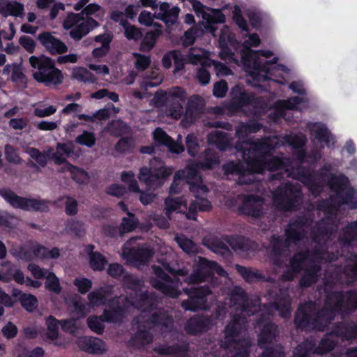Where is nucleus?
<instances>
[{"instance_id":"16","label":"nucleus","mask_w":357,"mask_h":357,"mask_svg":"<svg viewBox=\"0 0 357 357\" xmlns=\"http://www.w3.org/2000/svg\"><path fill=\"white\" fill-rule=\"evenodd\" d=\"M37 40L51 55H61L68 50V46L50 32L43 31L38 34Z\"/></svg>"},{"instance_id":"11","label":"nucleus","mask_w":357,"mask_h":357,"mask_svg":"<svg viewBox=\"0 0 357 357\" xmlns=\"http://www.w3.org/2000/svg\"><path fill=\"white\" fill-rule=\"evenodd\" d=\"M241 203L238 208V213L254 219H259L265 215V199L255 194H243L241 196Z\"/></svg>"},{"instance_id":"47","label":"nucleus","mask_w":357,"mask_h":357,"mask_svg":"<svg viewBox=\"0 0 357 357\" xmlns=\"http://www.w3.org/2000/svg\"><path fill=\"white\" fill-rule=\"evenodd\" d=\"M107 293V291L104 287H100L98 289L89 292L88 294V299L90 304L93 307H98L106 304V303L108 302L106 296Z\"/></svg>"},{"instance_id":"36","label":"nucleus","mask_w":357,"mask_h":357,"mask_svg":"<svg viewBox=\"0 0 357 357\" xmlns=\"http://www.w3.org/2000/svg\"><path fill=\"white\" fill-rule=\"evenodd\" d=\"M220 164V158L218 153L211 149L204 151L202 159L197 162V167L202 169H212Z\"/></svg>"},{"instance_id":"13","label":"nucleus","mask_w":357,"mask_h":357,"mask_svg":"<svg viewBox=\"0 0 357 357\" xmlns=\"http://www.w3.org/2000/svg\"><path fill=\"white\" fill-rule=\"evenodd\" d=\"M243 317L239 314H234L231 320L226 325L224 329L225 337L220 341V347L224 349H229L232 347L233 343L236 342L235 338L238 337L242 330L243 322Z\"/></svg>"},{"instance_id":"12","label":"nucleus","mask_w":357,"mask_h":357,"mask_svg":"<svg viewBox=\"0 0 357 357\" xmlns=\"http://www.w3.org/2000/svg\"><path fill=\"white\" fill-rule=\"evenodd\" d=\"M171 171L166 167H161L152 171L144 167L140 169L139 179L144 181L149 189L153 190L160 188L165 183V181L171 174Z\"/></svg>"},{"instance_id":"25","label":"nucleus","mask_w":357,"mask_h":357,"mask_svg":"<svg viewBox=\"0 0 357 357\" xmlns=\"http://www.w3.org/2000/svg\"><path fill=\"white\" fill-rule=\"evenodd\" d=\"M231 306L242 312H248L250 301L245 291L241 287L236 286L230 293Z\"/></svg>"},{"instance_id":"53","label":"nucleus","mask_w":357,"mask_h":357,"mask_svg":"<svg viewBox=\"0 0 357 357\" xmlns=\"http://www.w3.org/2000/svg\"><path fill=\"white\" fill-rule=\"evenodd\" d=\"M47 337L51 340H56L59 337L60 321L54 316L50 315L46 318Z\"/></svg>"},{"instance_id":"15","label":"nucleus","mask_w":357,"mask_h":357,"mask_svg":"<svg viewBox=\"0 0 357 357\" xmlns=\"http://www.w3.org/2000/svg\"><path fill=\"white\" fill-rule=\"evenodd\" d=\"M211 317L204 314H195L186 321L184 329L189 335H197L206 333L212 326Z\"/></svg>"},{"instance_id":"54","label":"nucleus","mask_w":357,"mask_h":357,"mask_svg":"<svg viewBox=\"0 0 357 357\" xmlns=\"http://www.w3.org/2000/svg\"><path fill=\"white\" fill-rule=\"evenodd\" d=\"M108 261L106 257L99 252L92 253L89 257V266L94 271H102L105 268Z\"/></svg>"},{"instance_id":"7","label":"nucleus","mask_w":357,"mask_h":357,"mask_svg":"<svg viewBox=\"0 0 357 357\" xmlns=\"http://www.w3.org/2000/svg\"><path fill=\"white\" fill-rule=\"evenodd\" d=\"M214 272L221 277H226L228 275L217 261L200 257L193 272L185 278L184 282L189 284L205 282L212 277Z\"/></svg>"},{"instance_id":"17","label":"nucleus","mask_w":357,"mask_h":357,"mask_svg":"<svg viewBox=\"0 0 357 357\" xmlns=\"http://www.w3.org/2000/svg\"><path fill=\"white\" fill-rule=\"evenodd\" d=\"M329 335L343 340L357 339V324L354 321H340L334 324Z\"/></svg>"},{"instance_id":"6","label":"nucleus","mask_w":357,"mask_h":357,"mask_svg":"<svg viewBox=\"0 0 357 357\" xmlns=\"http://www.w3.org/2000/svg\"><path fill=\"white\" fill-rule=\"evenodd\" d=\"M162 267L158 265H153L152 269L155 277L151 279V284L153 288L160 291L165 296L176 298L178 296V291L173 285V280L168 275L175 273V268H172L167 261L161 260L159 261Z\"/></svg>"},{"instance_id":"61","label":"nucleus","mask_w":357,"mask_h":357,"mask_svg":"<svg viewBox=\"0 0 357 357\" xmlns=\"http://www.w3.org/2000/svg\"><path fill=\"white\" fill-rule=\"evenodd\" d=\"M66 172H69L72 179L79 184L84 183L88 178V174L85 170L73 165H70Z\"/></svg>"},{"instance_id":"39","label":"nucleus","mask_w":357,"mask_h":357,"mask_svg":"<svg viewBox=\"0 0 357 357\" xmlns=\"http://www.w3.org/2000/svg\"><path fill=\"white\" fill-rule=\"evenodd\" d=\"M244 160L248 171L252 174H263L266 170L265 158L259 155L257 156L248 155Z\"/></svg>"},{"instance_id":"52","label":"nucleus","mask_w":357,"mask_h":357,"mask_svg":"<svg viewBox=\"0 0 357 357\" xmlns=\"http://www.w3.org/2000/svg\"><path fill=\"white\" fill-rule=\"evenodd\" d=\"M122 282L126 289L132 290L135 293H137L144 285L142 280L128 273H126L123 275Z\"/></svg>"},{"instance_id":"48","label":"nucleus","mask_w":357,"mask_h":357,"mask_svg":"<svg viewBox=\"0 0 357 357\" xmlns=\"http://www.w3.org/2000/svg\"><path fill=\"white\" fill-rule=\"evenodd\" d=\"M23 12V4L17 1L8 2L6 5L0 8V13L5 17L8 15L21 17Z\"/></svg>"},{"instance_id":"50","label":"nucleus","mask_w":357,"mask_h":357,"mask_svg":"<svg viewBox=\"0 0 357 357\" xmlns=\"http://www.w3.org/2000/svg\"><path fill=\"white\" fill-rule=\"evenodd\" d=\"M331 234L329 227L323 222H317L312 231V240L319 243Z\"/></svg>"},{"instance_id":"41","label":"nucleus","mask_w":357,"mask_h":357,"mask_svg":"<svg viewBox=\"0 0 357 357\" xmlns=\"http://www.w3.org/2000/svg\"><path fill=\"white\" fill-rule=\"evenodd\" d=\"M145 322L154 326L168 327L172 324L173 319L171 316L164 312H155L148 317Z\"/></svg>"},{"instance_id":"2","label":"nucleus","mask_w":357,"mask_h":357,"mask_svg":"<svg viewBox=\"0 0 357 357\" xmlns=\"http://www.w3.org/2000/svg\"><path fill=\"white\" fill-rule=\"evenodd\" d=\"M311 222L312 221L306 216L297 215L285 229L286 238L280 235H272L270 238L271 255L280 257L291 243L302 241L305 236L304 228L310 226Z\"/></svg>"},{"instance_id":"8","label":"nucleus","mask_w":357,"mask_h":357,"mask_svg":"<svg viewBox=\"0 0 357 357\" xmlns=\"http://www.w3.org/2000/svg\"><path fill=\"white\" fill-rule=\"evenodd\" d=\"M0 195L15 208L36 212H47L49 211L48 201L45 199L22 197L10 189L1 190Z\"/></svg>"},{"instance_id":"40","label":"nucleus","mask_w":357,"mask_h":357,"mask_svg":"<svg viewBox=\"0 0 357 357\" xmlns=\"http://www.w3.org/2000/svg\"><path fill=\"white\" fill-rule=\"evenodd\" d=\"M105 130L109 131L111 135L119 137L128 133L130 131V127L121 119H117L110 121L107 123Z\"/></svg>"},{"instance_id":"51","label":"nucleus","mask_w":357,"mask_h":357,"mask_svg":"<svg viewBox=\"0 0 357 357\" xmlns=\"http://www.w3.org/2000/svg\"><path fill=\"white\" fill-rule=\"evenodd\" d=\"M342 241L347 245L357 243V220L351 222L343 229Z\"/></svg>"},{"instance_id":"60","label":"nucleus","mask_w":357,"mask_h":357,"mask_svg":"<svg viewBox=\"0 0 357 357\" xmlns=\"http://www.w3.org/2000/svg\"><path fill=\"white\" fill-rule=\"evenodd\" d=\"M176 241L182 250L188 254L197 252V245L191 239L186 237H176Z\"/></svg>"},{"instance_id":"28","label":"nucleus","mask_w":357,"mask_h":357,"mask_svg":"<svg viewBox=\"0 0 357 357\" xmlns=\"http://www.w3.org/2000/svg\"><path fill=\"white\" fill-rule=\"evenodd\" d=\"M320 271L321 266L318 264H313L308 266L298 281L299 286L301 288H308L317 283Z\"/></svg>"},{"instance_id":"23","label":"nucleus","mask_w":357,"mask_h":357,"mask_svg":"<svg viewBox=\"0 0 357 357\" xmlns=\"http://www.w3.org/2000/svg\"><path fill=\"white\" fill-rule=\"evenodd\" d=\"M272 305L279 312L282 317H289L291 314V298L288 291L284 289H279Z\"/></svg>"},{"instance_id":"42","label":"nucleus","mask_w":357,"mask_h":357,"mask_svg":"<svg viewBox=\"0 0 357 357\" xmlns=\"http://www.w3.org/2000/svg\"><path fill=\"white\" fill-rule=\"evenodd\" d=\"M10 80L12 82L22 89L27 88L28 79L23 72V68L21 64L16 63H13Z\"/></svg>"},{"instance_id":"3","label":"nucleus","mask_w":357,"mask_h":357,"mask_svg":"<svg viewBox=\"0 0 357 357\" xmlns=\"http://www.w3.org/2000/svg\"><path fill=\"white\" fill-rule=\"evenodd\" d=\"M29 62L32 68L36 70L33 73V78L38 83L45 86H57L63 82L62 71L56 67V61L45 54L31 56Z\"/></svg>"},{"instance_id":"31","label":"nucleus","mask_w":357,"mask_h":357,"mask_svg":"<svg viewBox=\"0 0 357 357\" xmlns=\"http://www.w3.org/2000/svg\"><path fill=\"white\" fill-rule=\"evenodd\" d=\"M208 141L220 151H225L231 147L229 134L222 131L215 130L211 132L208 136Z\"/></svg>"},{"instance_id":"32","label":"nucleus","mask_w":357,"mask_h":357,"mask_svg":"<svg viewBox=\"0 0 357 357\" xmlns=\"http://www.w3.org/2000/svg\"><path fill=\"white\" fill-rule=\"evenodd\" d=\"M155 98L158 103H165V102L181 101L185 102L186 99L185 91L180 87L176 86L170 90L168 93L163 92L160 96L156 93Z\"/></svg>"},{"instance_id":"46","label":"nucleus","mask_w":357,"mask_h":357,"mask_svg":"<svg viewBox=\"0 0 357 357\" xmlns=\"http://www.w3.org/2000/svg\"><path fill=\"white\" fill-rule=\"evenodd\" d=\"M184 102L172 101L165 102V103H159L162 106L166 107V112L167 115L174 119H179L183 115V103Z\"/></svg>"},{"instance_id":"38","label":"nucleus","mask_w":357,"mask_h":357,"mask_svg":"<svg viewBox=\"0 0 357 357\" xmlns=\"http://www.w3.org/2000/svg\"><path fill=\"white\" fill-rule=\"evenodd\" d=\"M266 170L273 172L278 170L287 171L291 165L289 158L273 156L265 158Z\"/></svg>"},{"instance_id":"29","label":"nucleus","mask_w":357,"mask_h":357,"mask_svg":"<svg viewBox=\"0 0 357 357\" xmlns=\"http://www.w3.org/2000/svg\"><path fill=\"white\" fill-rule=\"evenodd\" d=\"M11 295L18 299L22 307L27 312H33L38 306V299L34 295L23 293L17 288L13 289Z\"/></svg>"},{"instance_id":"4","label":"nucleus","mask_w":357,"mask_h":357,"mask_svg":"<svg viewBox=\"0 0 357 357\" xmlns=\"http://www.w3.org/2000/svg\"><path fill=\"white\" fill-rule=\"evenodd\" d=\"M303 199L301 189L287 181L281 183L273 193V202L277 209L292 212L300 206Z\"/></svg>"},{"instance_id":"10","label":"nucleus","mask_w":357,"mask_h":357,"mask_svg":"<svg viewBox=\"0 0 357 357\" xmlns=\"http://www.w3.org/2000/svg\"><path fill=\"white\" fill-rule=\"evenodd\" d=\"M132 305L128 296H114L108 300L107 308L104 310L101 317L107 323H121L128 307Z\"/></svg>"},{"instance_id":"56","label":"nucleus","mask_w":357,"mask_h":357,"mask_svg":"<svg viewBox=\"0 0 357 357\" xmlns=\"http://www.w3.org/2000/svg\"><path fill=\"white\" fill-rule=\"evenodd\" d=\"M88 327L94 333L102 335L105 331V325L103 318L100 316H90L87 320Z\"/></svg>"},{"instance_id":"44","label":"nucleus","mask_w":357,"mask_h":357,"mask_svg":"<svg viewBox=\"0 0 357 357\" xmlns=\"http://www.w3.org/2000/svg\"><path fill=\"white\" fill-rule=\"evenodd\" d=\"M139 220L135 214L128 212V216L122 218L120 224L121 234L130 233L138 227Z\"/></svg>"},{"instance_id":"35","label":"nucleus","mask_w":357,"mask_h":357,"mask_svg":"<svg viewBox=\"0 0 357 357\" xmlns=\"http://www.w3.org/2000/svg\"><path fill=\"white\" fill-rule=\"evenodd\" d=\"M153 337L146 329L140 327L132 335L130 340V344L137 348H143L152 343Z\"/></svg>"},{"instance_id":"57","label":"nucleus","mask_w":357,"mask_h":357,"mask_svg":"<svg viewBox=\"0 0 357 357\" xmlns=\"http://www.w3.org/2000/svg\"><path fill=\"white\" fill-rule=\"evenodd\" d=\"M308 256L307 252L295 254L289 261L290 268L293 271L299 273L303 270V264Z\"/></svg>"},{"instance_id":"30","label":"nucleus","mask_w":357,"mask_h":357,"mask_svg":"<svg viewBox=\"0 0 357 357\" xmlns=\"http://www.w3.org/2000/svg\"><path fill=\"white\" fill-rule=\"evenodd\" d=\"M212 209L211 202L206 198H197L196 200L191 202L189 205L186 218L188 220H196L197 212H208Z\"/></svg>"},{"instance_id":"34","label":"nucleus","mask_w":357,"mask_h":357,"mask_svg":"<svg viewBox=\"0 0 357 357\" xmlns=\"http://www.w3.org/2000/svg\"><path fill=\"white\" fill-rule=\"evenodd\" d=\"M203 19L206 20L207 25L206 26V30L211 33L215 34L217 31L216 24H222L225 22V15L220 9H213L212 13H204Z\"/></svg>"},{"instance_id":"43","label":"nucleus","mask_w":357,"mask_h":357,"mask_svg":"<svg viewBox=\"0 0 357 357\" xmlns=\"http://www.w3.org/2000/svg\"><path fill=\"white\" fill-rule=\"evenodd\" d=\"M235 269L237 273L248 283L260 281L264 279V276L258 271H253L251 268L236 264Z\"/></svg>"},{"instance_id":"14","label":"nucleus","mask_w":357,"mask_h":357,"mask_svg":"<svg viewBox=\"0 0 357 357\" xmlns=\"http://www.w3.org/2000/svg\"><path fill=\"white\" fill-rule=\"evenodd\" d=\"M247 144L251 145L253 151L264 158L271 157L275 149L280 146V140L276 136L264 137L257 142L248 139Z\"/></svg>"},{"instance_id":"18","label":"nucleus","mask_w":357,"mask_h":357,"mask_svg":"<svg viewBox=\"0 0 357 357\" xmlns=\"http://www.w3.org/2000/svg\"><path fill=\"white\" fill-rule=\"evenodd\" d=\"M79 349L91 354H102L105 351V342L95 337H81L77 340Z\"/></svg>"},{"instance_id":"19","label":"nucleus","mask_w":357,"mask_h":357,"mask_svg":"<svg viewBox=\"0 0 357 357\" xmlns=\"http://www.w3.org/2000/svg\"><path fill=\"white\" fill-rule=\"evenodd\" d=\"M226 241L235 252L248 253L258 248V244L255 241L243 236H227Z\"/></svg>"},{"instance_id":"64","label":"nucleus","mask_w":357,"mask_h":357,"mask_svg":"<svg viewBox=\"0 0 357 357\" xmlns=\"http://www.w3.org/2000/svg\"><path fill=\"white\" fill-rule=\"evenodd\" d=\"M260 357H285L283 347L280 344L264 347Z\"/></svg>"},{"instance_id":"45","label":"nucleus","mask_w":357,"mask_h":357,"mask_svg":"<svg viewBox=\"0 0 357 357\" xmlns=\"http://www.w3.org/2000/svg\"><path fill=\"white\" fill-rule=\"evenodd\" d=\"M72 77L79 82L93 84L97 81L96 76L84 67H76L72 73Z\"/></svg>"},{"instance_id":"5","label":"nucleus","mask_w":357,"mask_h":357,"mask_svg":"<svg viewBox=\"0 0 357 357\" xmlns=\"http://www.w3.org/2000/svg\"><path fill=\"white\" fill-rule=\"evenodd\" d=\"M327 184L338 199V206L347 205L350 209H357V200L354 199L356 190L351 186L347 176L343 174H332Z\"/></svg>"},{"instance_id":"24","label":"nucleus","mask_w":357,"mask_h":357,"mask_svg":"<svg viewBox=\"0 0 357 357\" xmlns=\"http://www.w3.org/2000/svg\"><path fill=\"white\" fill-rule=\"evenodd\" d=\"M153 138L157 145H163L174 153H180L184 150L183 146L178 144L161 128H156L153 133Z\"/></svg>"},{"instance_id":"63","label":"nucleus","mask_w":357,"mask_h":357,"mask_svg":"<svg viewBox=\"0 0 357 357\" xmlns=\"http://www.w3.org/2000/svg\"><path fill=\"white\" fill-rule=\"evenodd\" d=\"M75 141L78 144L91 148L96 144V138L93 132L84 130L75 138Z\"/></svg>"},{"instance_id":"62","label":"nucleus","mask_w":357,"mask_h":357,"mask_svg":"<svg viewBox=\"0 0 357 357\" xmlns=\"http://www.w3.org/2000/svg\"><path fill=\"white\" fill-rule=\"evenodd\" d=\"M45 288L50 292L59 294L61 291V287L59 278L53 273H49L46 277V282L45 283Z\"/></svg>"},{"instance_id":"27","label":"nucleus","mask_w":357,"mask_h":357,"mask_svg":"<svg viewBox=\"0 0 357 357\" xmlns=\"http://www.w3.org/2000/svg\"><path fill=\"white\" fill-rule=\"evenodd\" d=\"M278 335V326L272 322L266 323L259 335L258 345L260 348H264L267 344L272 342Z\"/></svg>"},{"instance_id":"58","label":"nucleus","mask_w":357,"mask_h":357,"mask_svg":"<svg viewBox=\"0 0 357 357\" xmlns=\"http://www.w3.org/2000/svg\"><path fill=\"white\" fill-rule=\"evenodd\" d=\"M137 298L133 303V306L145 310L148 306L151 305L152 298L147 291H142L141 289L135 293Z\"/></svg>"},{"instance_id":"55","label":"nucleus","mask_w":357,"mask_h":357,"mask_svg":"<svg viewBox=\"0 0 357 357\" xmlns=\"http://www.w3.org/2000/svg\"><path fill=\"white\" fill-rule=\"evenodd\" d=\"M167 213H170L176 211H181L182 207L187 209L186 200L183 197H167L165 200Z\"/></svg>"},{"instance_id":"22","label":"nucleus","mask_w":357,"mask_h":357,"mask_svg":"<svg viewBox=\"0 0 357 357\" xmlns=\"http://www.w3.org/2000/svg\"><path fill=\"white\" fill-rule=\"evenodd\" d=\"M190 344L186 342L174 343L172 345H163L154 348V351L162 356L171 355L174 357H187Z\"/></svg>"},{"instance_id":"49","label":"nucleus","mask_w":357,"mask_h":357,"mask_svg":"<svg viewBox=\"0 0 357 357\" xmlns=\"http://www.w3.org/2000/svg\"><path fill=\"white\" fill-rule=\"evenodd\" d=\"M251 342L248 339H241L233 343L234 354L231 357H250Z\"/></svg>"},{"instance_id":"37","label":"nucleus","mask_w":357,"mask_h":357,"mask_svg":"<svg viewBox=\"0 0 357 357\" xmlns=\"http://www.w3.org/2000/svg\"><path fill=\"white\" fill-rule=\"evenodd\" d=\"M153 256V251L149 248L138 247L132 248L129 251V257L133 261L140 264L149 262Z\"/></svg>"},{"instance_id":"21","label":"nucleus","mask_w":357,"mask_h":357,"mask_svg":"<svg viewBox=\"0 0 357 357\" xmlns=\"http://www.w3.org/2000/svg\"><path fill=\"white\" fill-rule=\"evenodd\" d=\"M242 63L248 71L252 70L258 73H268L266 60H261L252 50L242 55Z\"/></svg>"},{"instance_id":"59","label":"nucleus","mask_w":357,"mask_h":357,"mask_svg":"<svg viewBox=\"0 0 357 357\" xmlns=\"http://www.w3.org/2000/svg\"><path fill=\"white\" fill-rule=\"evenodd\" d=\"M27 153L31 158L36 161L37 165L39 167H46L47 164V160L50 158V156L47 153L41 152L39 149L33 147L30 148L27 151Z\"/></svg>"},{"instance_id":"20","label":"nucleus","mask_w":357,"mask_h":357,"mask_svg":"<svg viewBox=\"0 0 357 357\" xmlns=\"http://www.w3.org/2000/svg\"><path fill=\"white\" fill-rule=\"evenodd\" d=\"M299 180L307 188L314 196H319L324 190V186L318 182L312 172L303 167L298 169Z\"/></svg>"},{"instance_id":"1","label":"nucleus","mask_w":357,"mask_h":357,"mask_svg":"<svg viewBox=\"0 0 357 357\" xmlns=\"http://www.w3.org/2000/svg\"><path fill=\"white\" fill-rule=\"evenodd\" d=\"M357 310V290L326 292L324 305L318 308L313 303L300 305L295 313L294 324L301 331H326L338 314L349 315Z\"/></svg>"},{"instance_id":"9","label":"nucleus","mask_w":357,"mask_h":357,"mask_svg":"<svg viewBox=\"0 0 357 357\" xmlns=\"http://www.w3.org/2000/svg\"><path fill=\"white\" fill-rule=\"evenodd\" d=\"M183 291L188 296V299L182 301L181 306L185 311L197 312L206 310L208 296L212 294L207 285L185 287Z\"/></svg>"},{"instance_id":"33","label":"nucleus","mask_w":357,"mask_h":357,"mask_svg":"<svg viewBox=\"0 0 357 357\" xmlns=\"http://www.w3.org/2000/svg\"><path fill=\"white\" fill-rule=\"evenodd\" d=\"M154 26H158L159 29L153 31H147L142 38L139 45V50L143 52H149L155 46L158 38L162 34L160 24L155 23Z\"/></svg>"},{"instance_id":"26","label":"nucleus","mask_w":357,"mask_h":357,"mask_svg":"<svg viewBox=\"0 0 357 357\" xmlns=\"http://www.w3.org/2000/svg\"><path fill=\"white\" fill-rule=\"evenodd\" d=\"M204 245L215 254L224 258L231 257V252L224 241L218 236H213L204 238Z\"/></svg>"}]
</instances>
